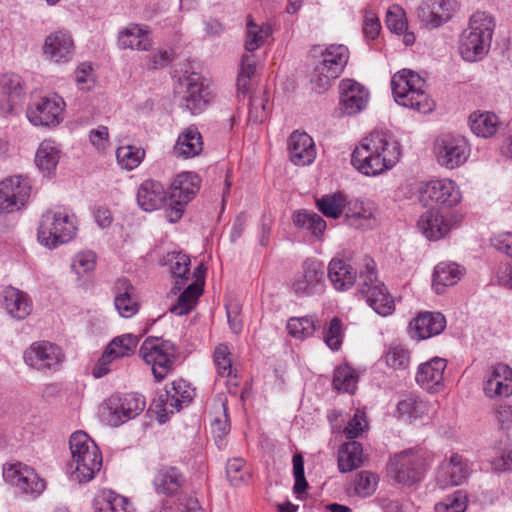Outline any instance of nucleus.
<instances>
[{
	"label": "nucleus",
	"instance_id": "864d4df0",
	"mask_svg": "<svg viewBox=\"0 0 512 512\" xmlns=\"http://www.w3.org/2000/svg\"><path fill=\"white\" fill-rule=\"evenodd\" d=\"M144 155V149L134 145H123L116 150L118 164L127 170L136 168L142 162Z\"/></svg>",
	"mask_w": 512,
	"mask_h": 512
},
{
	"label": "nucleus",
	"instance_id": "e2e57ef3",
	"mask_svg": "<svg viewBox=\"0 0 512 512\" xmlns=\"http://www.w3.org/2000/svg\"><path fill=\"white\" fill-rule=\"evenodd\" d=\"M498 124V116L490 111L477 110L468 117L469 128H496Z\"/></svg>",
	"mask_w": 512,
	"mask_h": 512
},
{
	"label": "nucleus",
	"instance_id": "393cba45",
	"mask_svg": "<svg viewBox=\"0 0 512 512\" xmlns=\"http://www.w3.org/2000/svg\"><path fill=\"white\" fill-rule=\"evenodd\" d=\"M291 161L298 166L312 163L316 156L312 137L305 130H294L288 140Z\"/></svg>",
	"mask_w": 512,
	"mask_h": 512
},
{
	"label": "nucleus",
	"instance_id": "774afa93",
	"mask_svg": "<svg viewBox=\"0 0 512 512\" xmlns=\"http://www.w3.org/2000/svg\"><path fill=\"white\" fill-rule=\"evenodd\" d=\"M366 428H368L366 415L364 412L357 410L354 416L348 421V424L344 429V433L348 439H355Z\"/></svg>",
	"mask_w": 512,
	"mask_h": 512
},
{
	"label": "nucleus",
	"instance_id": "ddd939ff",
	"mask_svg": "<svg viewBox=\"0 0 512 512\" xmlns=\"http://www.w3.org/2000/svg\"><path fill=\"white\" fill-rule=\"evenodd\" d=\"M65 106L57 94L41 97L28 105L26 116L34 126H57L63 120Z\"/></svg>",
	"mask_w": 512,
	"mask_h": 512
},
{
	"label": "nucleus",
	"instance_id": "5fc2aeb1",
	"mask_svg": "<svg viewBox=\"0 0 512 512\" xmlns=\"http://www.w3.org/2000/svg\"><path fill=\"white\" fill-rule=\"evenodd\" d=\"M357 376L349 366L337 367L333 376V387L336 390L353 393L356 388Z\"/></svg>",
	"mask_w": 512,
	"mask_h": 512
},
{
	"label": "nucleus",
	"instance_id": "1a4fd4ad",
	"mask_svg": "<svg viewBox=\"0 0 512 512\" xmlns=\"http://www.w3.org/2000/svg\"><path fill=\"white\" fill-rule=\"evenodd\" d=\"M176 89H181L182 105L193 115L203 112L215 96L213 87L196 72L185 71L179 77Z\"/></svg>",
	"mask_w": 512,
	"mask_h": 512
},
{
	"label": "nucleus",
	"instance_id": "69168bd1",
	"mask_svg": "<svg viewBox=\"0 0 512 512\" xmlns=\"http://www.w3.org/2000/svg\"><path fill=\"white\" fill-rule=\"evenodd\" d=\"M495 458L491 461V465L496 471H507L512 469V445L502 447H494Z\"/></svg>",
	"mask_w": 512,
	"mask_h": 512
},
{
	"label": "nucleus",
	"instance_id": "5701e85b",
	"mask_svg": "<svg viewBox=\"0 0 512 512\" xmlns=\"http://www.w3.org/2000/svg\"><path fill=\"white\" fill-rule=\"evenodd\" d=\"M74 40L67 30L50 33L43 44V54L54 63H67L73 59Z\"/></svg>",
	"mask_w": 512,
	"mask_h": 512
},
{
	"label": "nucleus",
	"instance_id": "de8ad7c7",
	"mask_svg": "<svg viewBox=\"0 0 512 512\" xmlns=\"http://www.w3.org/2000/svg\"><path fill=\"white\" fill-rule=\"evenodd\" d=\"M257 57L253 53L245 52L240 61V67L237 76V91L239 94L247 95L250 91L251 79L256 74Z\"/></svg>",
	"mask_w": 512,
	"mask_h": 512
},
{
	"label": "nucleus",
	"instance_id": "c9c22d12",
	"mask_svg": "<svg viewBox=\"0 0 512 512\" xmlns=\"http://www.w3.org/2000/svg\"><path fill=\"white\" fill-rule=\"evenodd\" d=\"M165 200V189L158 181L145 180L138 188L137 202L144 211H153L161 208Z\"/></svg>",
	"mask_w": 512,
	"mask_h": 512
},
{
	"label": "nucleus",
	"instance_id": "412c9836",
	"mask_svg": "<svg viewBox=\"0 0 512 512\" xmlns=\"http://www.w3.org/2000/svg\"><path fill=\"white\" fill-rule=\"evenodd\" d=\"M422 199L447 208L461 202L462 195L457 184L451 179H435L426 182L419 190Z\"/></svg>",
	"mask_w": 512,
	"mask_h": 512
},
{
	"label": "nucleus",
	"instance_id": "49530a36",
	"mask_svg": "<svg viewBox=\"0 0 512 512\" xmlns=\"http://www.w3.org/2000/svg\"><path fill=\"white\" fill-rule=\"evenodd\" d=\"M203 292L202 284L192 282L178 296L177 302L170 307V312L182 316L190 313Z\"/></svg>",
	"mask_w": 512,
	"mask_h": 512
},
{
	"label": "nucleus",
	"instance_id": "13d9d810",
	"mask_svg": "<svg viewBox=\"0 0 512 512\" xmlns=\"http://www.w3.org/2000/svg\"><path fill=\"white\" fill-rule=\"evenodd\" d=\"M231 353L226 344H219L214 351V363L217 368V373L221 377L231 376L232 361Z\"/></svg>",
	"mask_w": 512,
	"mask_h": 512
},
{
	"label": "nucleus",
	"instance_id": "58836bf2",
	"mask_svg": "<svg viewBox=\"0 0 512 512\" xmlns=\"http://www.w3.org/2000/svg\"><path fill=\"white\" fill-rule=\"evenodd\" d=\"M95 512H134L128 498L111 490L101 491L94 501Z\"/></svg>",
	"mask_w": 512,
	"mask_h": 512
},
{
	"label": "nucleus",
	"instance_id": "4c0bfd02",
	"mask_svg": "<svg viewBox=\"0 0 512 512\" xmlns=\"http://www.w3.org/2000/svg\"><path fill=\"white\" fill-rule=\"evenodd\" d=\"M203 150L199 130H184L177 138L173 153L178 158L188 159L199 155Z\"/></svg>",
	"mask_w": 512,
	"mask_h": 512
},
{
	"label": "nucleus",
	"instance_id": "4d7b16f0",
	"mask_svg": "<svg viewBox=\"0 0 512 512\" xmlns=\"http://www.w3.org/2000/svg\"><path fill=\"white\" fill-rule=\"evenodd\" d=\"M468 498L462 491H456L444 501L435 505L436 512H464L467 508Z\"/></svg>",
	"mask_w": 512,
	"mask_h": 512
},
{
	"label": "nucleus",
	"instance_id": "c03bdc74",
	"mask_svg": "<svg viewBox=\"0 0 512 512\" xmlns=\"http://www.w3.org/2000/svg\"><path fill=\"white\" fill-rule=\"evenodd\" d=\"M462 276L459 266L455 263H439L433 273V287L440 294L448 286L455 285Z\"/></svg>",
	"mask_w": 512,
	"mask_h": 512
},
{
	"label": "nucleus",
	"instance_id": "ea45409f",
	"mask_svg": "<svg viewBox=\"0 0 512 512\" xmlns=\"http://www.w3.org/2000/svg\"><path fill=\"white\" fill-rule=\"evenodd\" d=\"M59 159L60 149L51 140L43 141L35 155L36 166L45 176H50L55 172Z\"/></svg>",
	"mask_w": 512,
	"mask_h": 512
},
{
	"label": "nucleus",
	"instance_id": "9d476101",
	"mask_svg": "<svg viewBox=\"0 0 512 512\" xmlns=\"http://www.w3.org/2000/svg\"><path fill=\"white\" fill-rule=\"evenodd\" d=\"M145 406V398L138 393H116L105 400L102 414L110 425L117 427L137 417Z\"/></svg>",
	"mask_w": 512,
	"mask_h": 512
},
{
	"label": "nucleus",
	"instance_id": "72a5a7b5",
	"mask_svg": "<svg viewBox=\"0 0 512 512\" xmlns=\"http://www.w3.org/2000/svg\"><path fill=\"white\" fill-rule=\"evenodd\" d=\"M343 214L344 222L356 229L370 228L374 221L371 205L359 199L347 201Z\"/></svg>",
	"mask_w": 512,
	"mask_h": 512
},
{
	"label": "nucleus",
	"instance_id": "c85d7f7f",
	"mask_svg": "<svg viewBox=\"0 0 512 512\" xmlns=\"http://www.w3.org/2000/svg\"><path fill=\"white\" fill-rule=\"evenodd\" d=\"M488 397H509L512 395V369L503 363L494 365L484 386Z\"/></svg>",
	"mask_w": 512,
	"mask_h": 512
},
{
	"label": "nucleus",
	"instance_id": "dca6fc26",
	"mask_svg": "<svg viewBox=\"0 0 512 512\" xmlns=\"http://www.w3.org/2000/svg\"><path fill=\"white\" fill-rule=\"evenodd\" d=\"M339 111L338 116H353L362 112L368 106L369 90L354 79L345 78L339 82Z\"/></svg>",
	"mask_w": 512,
	"mask_h": 512
},
{
	"label": "nucleus",
	"instance_id": "2f4dec72",
	"mask_svg": "<svg viewBox=\"0 0 512 512\" xmlns=\"http://www.w3.org/2000/svg\"><path fill=\"white\" fill-rule=\"evenodd\" d=\"M200 182L199 176L194 172L178 174L170 186V200L187 204L199 191Z\"/></svg>",
	"mask_w": 512,
	"mask_h": 512
},
{
	"label": "nucleus",
	"instance_id": "20e7f679",
	"mask_svg": "<svg viewBox=\"0 0 512 512\" xmlns=\"http://www.w3.org/2000/svg\"><path fill=\"white\" fill-rule=\"evenodd\" d=\"M394 100L401 106L426 114L433 111L434 101L426 92V81L416 72L403 69L392 76Z\"/></svg>",
	"mask_w": 512,
	"mask_h": 512
},
{
	"label": "nucleus",
	"instance_id": "f03ea898",
	"mask_svg": "<svg viewBox=\"0 0 512 512\" xmlns=\"http://www.w3.org/2000/svg\"><path fill=\"white\" fill-rule=\"evenodd\" d=\"M71 460L68 472L79 483L92 480L102 467V454L95 442L83 431L74 432L69 439Z\"/></svg>",
	"mask_w": 512,
	"mask_h": 512
},
{
	"label": "nucleus",
	"instance_id": "603ef678",
	"mask_svg": "<svg viewBox=\"0 0 512 512\" xmlns=\"http://www.w3.org/2000/svg\"><path fill=\"white\" fill-rule=\"evenodd\" d=\"M426 412L427 404L414 395L401 400L397 405L398 416L407 420L418 419Z\"/></svg>",
	"mask_w": 512,
	"mask_h": 512
},
{
	"label": "nucleus",
	"instance_id": "6e6d98bb",
	"mask_svg": "<svg viewBox=\"0 0 512 512\" xmlns=\"http://www.w3.org/2000/svg\"><path fill=\"white\" fill-rule=\"evenodd\" d=\"M226 475L233 486H240L250 478V473L242 458H234L227 462Z\"/></svg>",
	"mask_w": 512,
	"mask_h": 512
},
{
	"label": "nucleus",
	"instance_id": "a19ab883",
	"mask_svg": "<svg viewBox=\"0 0 512 512\" xmlns=\"http://www.w3.org/2000/svg\"><path fill=\"white\" fill-rule=\"evenodd\" d=\"M363 463V448L357 441L344 443L338 452V469L342 473L351 472Z\"/></svg>",
	"mask_w": 512,
	"mask_h": 512
},
{
	"label": "nucleus",
	"instance_id": "c756f323",
	"mask_svg": "<svg viewBox=\"0 0 512 512\" xmlns=\"http://www.w3.org/2000/svg\"><path fill=\"white\" fill-rule=\"evenodd\" d=\"M417 226L429 240H439L445 237L452 227L451 219L436 209H430L423 213L417 222Z\"/></svg>",
	"mask_w": 512,
	"mask_h": 512
},
{
	"label": "nucleus",
	"instance_id": "0eeeda50",
	"mask_svg": "<svg viewBox=\"0 0 512 512\" xmlns=\"http://www.w3.org/2000/svg\"><path fill=\"white\" fill-rule=\"evenodd\" d=\"M140 356L151 367L157 382L164 380L174 369L177 348L174 343L159 337H147L142 343Z\"/></svg>",
	"mask_w": 512,
	"mask_h": 512
},
{
	"label": "nucleus",
	"instance_id": "09e8293b",
	"mask_svg": "<svg viewBox=\"0 0 512 512\" xmlns=\"http://www.w3.org/2000/svg\"><path fill=\"white\" fill-rule=\"evenodd\" d=\"M346 198L341 192L326 194L316 199L318 210L327 218L338 219L346 206Z\"/></svg>",
	"mask_w": 512,
	"mask_h": 512
},
{
	"label": "nucleus",
	"instance_id": "2eb2a0df",
	"mask_svg": "<svg viewBox=\"0 0 512 512\" xmlns=\"http://www.w3.org/2000/svg\"><path fill=\"white\" fill-rule=\"evenodd\" d=\"M23 357L27 365L42 372L57 371L64 360L61 348L49 341L32 343Z\"/></svg>",
	"mask_w": 512,
	"mask_h": 512
},
{
	"label": "nucleus",
	"instance_id": "9b49d317",
	"mask_svg": "<svg viewBox=\"0 0 512 512\" xmlns=\"http://www.w3.org/2000/svg\"><path fill=\"white\" fill-rule=\"evenodd\" d=\"M426 466L427 459L421 449H408L390 460L388 471L398 483L412 485L421 480Z\"/></svg>",
	"mask_w": 512,
	"mask_h": 512
},
{
	"label": "nucleus",
	"instance_id": "6ab92c4d",
	"mask_svg": "<svg viewBox=\"0 0 512 512\" xmlns=\"http://www.w3.org/2000/svg\"><path fill=\"white\" fill-rule=\"evenodd\" d=\"M469 461L458 453H452L440 464L436 483L441 489H446L463 484L471 474Z\"/></svg>",
	"mask_w": 512,
	"mask_h": 512
},
{
	"label": "nucleus",
	"instance_id": "f3484780",
	"mask_svg": "<svg viewBox=\"0 0 512 512\" xmlns=\"http://www.w3.org/2000/svg\"><path fill=\"white\" fill-rule=\"evenodd\" d=\"M3 477L12 486L34 497L42 494L46 488L45 480L33 468L21 462L4 465Z\"/></svg>",
	"mask_w": 512,
	"mask_h": 512
},
{
	"label": "nucleus",
	"instance_id": "7c9ffc66",
	"mask_svg": "<svg viewBox=\"0 0 512 512\" xmlns=\"http://www.w3.org/2000/svg\"><path fill=\"white\" fill-rule=\"evenodd\" d=\"M152 45L153 41L150 31L143 25L129 24L118 34V46L120 49L149 51Z\"/></svg>",
	"mask_w": 512,
	"mask_h": 512
},
{
	"label": "nucleus",
	"instance_id": "f8f14e48",
	"mask_svg": "<svg viewBox=\"0 0 512 512\" xmlns=\"http://www.w3.org/2000/svg\"><path fill=\"white\" fill-rule=\"evenodd\" d=\"M432 152L441 167L453 170L467 161L470 146L464 136L444 134L436 138Z\"/></svg>",
	"mask_w": 512,
	"mask_h": 512
},
{
	"label": "nucleus",
	"instance_id": "3c124183",
	"mask_svg": "<svg viewBox=\"0 0 512 512\" xmlns=\"http://www.w3.org/2000/svg\"><path fill=\"white\" fill-rule=\"evenodd\" d=\"M286 327L291 337L303 340L314 334L316 318L313 316L291 317Z\"/></svg>",
	"mask_w": 512,
	"mask_h": 512
},
{
	"label": "nucleus",
	"instance_id": "39448f33",
	"mask_svg": "<svg viewBox=\"0 0 512 512\" xmlns=\"http://www.w3.org/2000/svg\"><path fill=\"white\" fill-rule=\"evenodd\" d=\"M77 233L76 216L65 206H56L45 211L38 227V241L55 248L72 240Z\"/></svg>",
	"mask_w": 512,
	"mask_h": 512
},
{
	"label": "nucleus",
	"instance_id": "f704fd0d",
	"mask_svg": "<svg viewBox=\"0 0 512 512\" xmlns=\"http://www.w3.org/2000/svg\"><path fill=\"white\" fill-rule=\"evenodd\" d=\"M328 279L332 286L338 291L350 289L356 282L357 272L346 261L333 258L327 269Z\"/></svg>",
	"mask_w": 512,
	"mask_h": 512
},
{
	"label": "nucleus",
	"instance_id": "f257e3e1",
	"mask_svg": "<svg viewBox=\"0 0 512 512\" xmlns=\"http://www.w3.org/2000/svg\"><path fill=\"white\" fill-rule=\"evenodd\" d=\"M401 155L398 141L387 130H372L351 155V164L367 176H374L392 168Z\"/></svg>",
	"mask_w": 512,
	"mask_h": 512
},
{
	"label": "nucleus",
	"instance_id": "338daca9",
	"mask_svg": "<svg viewBox=\"0 0 512 512\" xmlns=\"http://www.w3.org/2000/svg\"><path fill=\"white\" fill-rule=\"evenodd\" d=\"M96 255L92 251L78 253L72 261V269L81 275L95 268Z\"/></svg>",
	"mask_w": 512,
	"mask_h": 512
},
{
	"label": "nucleus",
	"instance_id": "680f3d73",
	"mask_svg": "<svg viewBox=\"0 0 512 512\" xmlns=\"http://www.w3.org/2000/svg\"><path fill=\"white\" fill-rule=\"evenodd\" d=\"M292 462L293 476L295 479L293 491L296 494L297 498H300L301 494L308 489V482L305 478L303 456L299 453L295 454L293 456Z\"/></svg>",
	"mask_w": 512,
	"mask_h": 512
},
{
	"label": "nucleus",
	"instance_id": "7ed1b4c3",
	"mask_svg": "<svg viewBox=\"0 0 512 512\" xmlns=\"http://www.w3.org/2000/svg\"><path fill=\"white\" fill-rule=\"evenodd\" d=\"M494 28V18L489 13L475 12L459 38L461 57L467 62L481 60L490 49Z\"/></svg>",
	"mask_w": 512,
	"mask_h": 512
},
{
	"label": "nucleus",
	"instance_id": "e433bc0d",
	"mask_svg": "<svg viewBox=\"0 0 512 512\" xmlns=\"http://www.w3.org/2000/svg\"><path fill=\"white\" fill-rule=\"evenodd\" d=\"M273 34L271 24L267 22L256 23L251 15L246 18L244 49L247 53H253Z\"/></svg>",
	"mask_w": 512,
	"mask_h": 512
},
{
	"label": "nucleus",
	"instance_id": "6e6552de",
	"mask_svg": "<svg viewBox=\"0 0 512 512\" xmlns=\"http://www.w3.org/2000/svg\"><path fill=\"white\" fill-rule=\"evenodd\" d=\"M321 57L310 79L314 89L319 93L328 89L332 80L343 72L349 59V50L344 45L332 44L321 52Z\"/></svg>",
	"mask_w": 512,
	"mask_h": 512
},
{
	"label": "nucleus",
	"instance_id": "a18cd8bd",
	"mask_svg": "<svg viewBox=\"0 0 512 512\" xmlns=\"http://www.w3.org/2000/svg\"><path fill=\"white\" fill-rule=\"evenodd\" d=\"M183 476L175 467L161 468L154 477V486L157 492L173 494L183 484Z\"/></svg>",
	"mask_w": 512,
	"mask_h": 512
},
{
	"label": "nucleus",
	"instance_id": "a211bd4d",
	"mask_svg": "<svg viewBox=\"0 0 512 512\" xmlns=\"http://www.w3.org/2000/svg\"><path fill=\"white\" fill-rule=\"evenodd\" d=\"M139 343V338L133 334H123L115 337L105 348L101 358L93 368L95 378H101L109 371V364L114 360L129 357L134 354Z\"/></svg>",
	"mask_w": 512,
	"mask_h": 512
},
{
	"label": "nucleus",
	"instance_id": "bf43d9fd",
	"mask_svg": "<svg viewBox=\"0 0 512 512\" xmlns=\"http://www.w3.org/2000/svg\"><path fill=\"white\" fill-rule=\"evenodd\" d=\"M324 342L331 350H338L342 344L343 330L342 322L338 317H334L324 328Z\"/></svg>",
	"mask_w": 512,
	"mask_h": 512
},
{
	"label": "nucleus",
	"instance_id": "aec40b11",
	"mask_svg": "<svg viewBox=\"0 0 512 512\" xmlns=\"http://www.w3.org/2000/svg\"><path fill=\"white\" fill-rule=\"evenodd\" d=\"M30 185L21 176H14L0 182V213L19 210L30 196Z\"/></svg>",
	"mask_w": 512,
	"mask_h": 512
},
{
	"label": "nucleus",
	"instance_id": "a878e982",
	"mask_svg": "<svg viewBox=\"0 0 512 512\" xmlns=\"http://www.w3.org/2000/svg\"><path fill=\"white\" fill-rule=\"evenodd\" d=\"M446 360L435 357L419 366L416 374V382L425 390L439 392L444 387V371Z\"/></svg>",
	"mask_w": 512,
	"mask_h": 512
},
{
	"label": "nucleus",
	"instance_id": "b1692460",
	"mask_svg": "<svg viewBox=\"0 0 512 512\" xmlns=\"http://www.w3.org/2000/svg\"><path fill=\"white\" fill-rule=\"evenodd\" d=\"M453 9V0H424L417 9V15L422 24L436 28L451 18Z\"/></svg>",
	"mask_w": 512,
	"mask_h": 512
},
{
	"label": "nucleus",
	"instance_id": "79ce46f5",
	"mask_svg": "<svg viewBox=\"0 0 512 512\" xmlns=\"http://www.w3.org/2000/svg\"><path fill=\"white\" fill-rule=\"evenodd\" d=\"M168 260L174 278L172 290L180 291L187 284L192 275L190 271V257L181 252H172L169 254Z\"/></svg>",
	"mask_w": 512,
	"mask_h": 512
},
{
	"label": "nucleus",
	"instance_id": "052dcab7",
	"mask_svg": "<svg viewBox=\"0 0 512 512\" xmlns=\"http://www.w3.org/2000/svg\"><path fill=\"white\" fill-rule=\"evenodd\" d=\"M377 487V477L369 471L360 472L354 482V490L361 497H368L374 493Z\"/></svg>",
	"mask_w": 512,
	"mask_h": 512
},
{
	"label": "nucleus",
	"instance_id": "bb28decb",
	"mask_svg": "<svg viewBox=\"0 0 512 512\" xmlns=\"http://www.w3.org/2000/svg\"><path fill=\"white\" fill-rule=\"evenodd\" d=\"M445 326V317L438 312H422L409 324L411 337L416 339H428L438 335Z\"/></svg>",
	"mask_w": 512,
	"mask_h": 512
},
{
	"label": "nucleus",
	"instance_id": "4be33fe9",
	"mask_svg": "<svg viewBox=\"0 0 512 512\" xmlns=\"http://www.w3.org/2000/svg\"><path fill=\"white\" fill-rule=\"evenodd\" d=\"M25 97L24 83L17 74H4L0 78V117L11 115Z\"/></svg>",
	"mask_w": 512,
	"mask_h": 512
},
{
	"label": "nucleus",
	"instance_id": "8fccbe9b",
	"mask_svg": "<svg viewBox=\"0 0 512 512\" xmlns=\"http://www.w3.org/2000/svg\"><path fill=\"white\" fill-rule=\"evenodd\" d=\"M183 404L170 388H166L153 402L159 421L162 423L168 419L169 414L179 412Z\"/></svg>",
	"mask_w": 512,
	"mask_h": 512
},
{
	"label": "nucleus",
	"instance_id": "423d86ee",
	"mask_svg": "<svg viewBox=\"0 0 512 512\" xmlns=\"http://www.w3.org/2000/svg\"><path fill=\"white\" fill-rule=\"evenodd\" d=\"M365 270L360 271L357 291L379 315L388 316L395 310V303L385 284L378 280L373 259H364Z\"/></svg>",
	"mask_w": 512,
	"mask_h": 512
},
{
	"label": "nucleus",
	"instance_id": "4468645a",
	"mask_svg": "<svg viewBox=\"0 0 512 512\" xmlns=\"http://www.w3.org/2000/svg\"><path fill=\"white\" fill-rule=\"evenodd\" d=\"M324 288V264L317 259H306L302 263V271L292 282V290L299 297H308L322 293Z\"/></svg>",
	"mask_w": 512,
	"mask_h": 512
},
{
	"label": "nucleus",
	"instance_id": "37998d69",
	"mask_svg": "<svg viewBox=\"0 0 512 512\" xmlns=\"http://www.w3.org/2000/svg\"><path fill=\"white\" fill-rule=\"evenodd\" d=\"M292 220L294 225L303 230H307L316 238H321L326 230L325 220L317 213L309 210H298L293 213Z\"/></svg>",
	"mask_w": 512,
	"mask_h": 512
},
{
	"label": "nucleus",
	"instance_id": "0e129e2a",
	"mask_svg": "<svg viewBox=\"0 0 512 512\" xmlns=\"http://www.w3.org/2000/svg\"><path fill=\"white\" fill-rule=\"evenodd\" d=\"M385 361L394 369H406L410 363L409 351L401 346L391 347L385 355Z\"/></svg>",
	"mask_w": 512,
	"mask_h": 512
},
{
	"label": "nucleus",
	"instance_id": "473e14b6",
	"mask_svg": "<svg viewBox=\"0 0 512 512\" xmlns=\"http://www.w3.org/2000/svg\"><path fill=\"white\" fill-rule=\"evenodd\" d=\"M2 296L4 308L12 318L22 320L32 312V299L26 292L10 286L5 288Z\"/></svg>",
	"mask_w": 512,
	"mask_h": 512
},
{
	"label": "nucleus",
	"instance_id": "cd10ccee",
	"mask_svg": "<svg viewBox=\"0 0 512 512\" xmlns=\"http://www.w3.org/2000/svg\"><path fill=\"white\" fill-rule=\"evenodd\" d=\"M114 305L119 315L124 318L134 316L140 308L136 288L127 278L118 279L114 286Z\"/></svg>",
	"mask_w": 512,
	"mask_h": 512
}]
</instances>
